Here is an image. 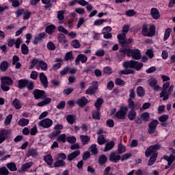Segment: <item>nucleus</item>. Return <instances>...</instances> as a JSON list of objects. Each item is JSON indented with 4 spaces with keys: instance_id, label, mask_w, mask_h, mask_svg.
Here are the masks:
<instances>
[{
    "instance_id": "f257e3e1",
    "label": "nucleus",
    "mask_w": 175,
    "mask_h": 175,
    "mask_svg": "<svg viewBox=\"0 0 175 175\" xmlns=\"http://www.w3.org/2000/svg\"><path fill=\"white\" fill-rule=\"evenodd\" d=\"M123 68H132L136 70H140L143 68V64L139 63L136 61L131 60L129 62H125L122 63Z\"/></svg>"
},
{
    "instance_id": "f03ea898",
    "label": "nucleus",
    "mask_w": 175,
    "mask_h": 175,
    "mask_svg": "<svg viewBox=\"0 0 175 175\" xmlns=\"http://www.w3.org/2000/svg\"><path fill=\"white\" fill-rule=\"evenodd\" d=\"M122 53L126 54L128 57H132L134 59H140L142 58V54L139 49L132 50V49H123L122 50Z\"/></svg>"
},
{
    "instance_id": "7ed1b4c3",
    "label": "nucleus",
    "mask_w": 175,
    "mask_h": 175,
    "mask_svg": "<svg viewBox=\"0 0 175 175\" xmlns=\"http://www.w3.org/2000/svg\"><path fill=\"white\" fill-rule=\"evenodd\" d=\"M1 89L3 91H9L10 88V85L13 84V80L9 77H3L1 78Z\"/></svg>"
},
{
    "instance_id": "20e7f679",
    "label": "nucleus",
    "mask_w": 175,
    "mask_h": 175,
    "mask_svg": "<svg viewBox=\"0 0 175 175\" xmlns=\"http://www.w3.org/2000/svg\"><path fill=\"white\" fill-rule=\"evenodd\" d=\"M129 31V25H124L122 27V33L118 34L117 38L120 44H124L125 42H126V34L128 33Z\"/></svg>"
},
{
    "instance_id": "39448f33",
    "label": "nucleus",
    "mask_w": 175,
    "mask_h": 175,
    "mask_svg": "<svg viewBox=\"0 0 175 175\" xmlns=\"http://www.w3.org/2000/svg\"><path fill=\"white\" fill-rule=\"evenodd\" d=\"M128 113V107L121 106L120 109L114 114V118L116 120H125Z\"/></svg>"
},
{
    "instance_id": "423d86ee",
    "label": "nucleus",
    "mask_w": 175,
    "mask_h": 175,
    "mask_svg": "<svg viewBox=\"0 0 175 175\" xmlns=\"http://www.w3.org/2000/svg\"><path fill=\"white\" fill-rule=\"evenodd\" d=\"M142 33L144 36H154V25H151L148 29L146 25H144Z\"/></svg>"
},
{
    "instance_id": "0eeeda50",
    "label": "nucleus",
    "mask_w": 175,
    "mask_h": 175,
    "mask_svg": "<svg viewBox=\"0 0 175 175\" xmlns=\"http://www.w3.org/2000/svg\"><path fill=\"white\" fill-rule=\"evenodd\" d=\"M39 126H42V128L47 129L50 128V126H53V120L50 118H45L40 120L38 122Z\"/></svg>"
},
{
    "instance_id": "6e6552de",
    "label": "nucleus",
    "mask_w": 175,
    "mask_h": 175,
    "mask_svg": "<svg viewBox=\"0 0 175 175\" xmlns=\"http://www.w3.org/2000/svg\"><path fill=\"white\" fill-rule=\"evenodd\" d=\"M10 130L1 129L0 130V144H2L7 137L10 136Z\"/></svg>"
},
{
    "instance_id": "1a4fd4ad",
    "label": "nucleus",
    "mask_w": 175,
    "mask_h": 175,
    "mask_svg": "<svg viewBox=\"0 0 175 175\" xmlns=\"http://www.w3.org/2000/svg\"><path fill=\"white\" fill-rule=\"evenodd\" d=\"M62 128H64V126L62 124H57L54 126V131L52 132L49 137L51 139H53V137H57L59 133H61V131H62Z\"/></svg>"
},
{
    "instance_id": "9d476101",
    "label": "nucleus",
    "mask_w": 175,
    "mask_h": 175,
    "mask_svg": "<svg viewBox=\"0 0 175 175\" xmlns=\"http://www.w3.org/2000/svg\"><path fill=\"white\" fill-rule=\"evenodd\" d=\"M92 84V86L90 87L85 91V94H87V95H92V94L96 92V90L98 88V81H94Z\"/></svg>"
},
{
    "instance_id": "9b49d317",
    "label": "nucleus",
    "mask_w": 175,
    "mask_h": 175,
    "mask_svg": "<svg viewBox=\"0 0 175 175\" xmlns=\"http://www.w3.org/2000/svg\"><path fill=\"white\" fill-rule=\"evenodd\" d=\"M33 94L36 99H43V98H46V94L43 90H35Z\"/></svg>"
},
{
    "instance_id": "f8f14e48",
    "label": "nucleus",
    "mask_w": 175,
    "mask_h": 175,
    "mask_svg": "<svg viewBox=\"0 0 175 175\" xmlns=\"http://www.w3.org/2000/svg\"><path fill=\"white\" fill-rule=\"evenodd\" d=\"M57 39L63 47H68V40L66 39V36H65V35L59 34Z\"/></svg>"
},
{
    "instance_id": "ddd939ff",
    "label": "nucleus",
    "mask_w": 175,
    "mask_h": 175,
    "mask_svg": "<svg viewBox=\"0 0 175 175\" xmlns=\"http://www.w3.org/2000/svg\"><path fill=\"white\" fill-rule=\"evenodd\" d=\"M87 59H88L87 56H85L83 54H79V55H78V56L77 57V58L75 59V64H76V65H79V64H80V62L82 64H85V62H87Z\"/></svg>"
},
{
    "instance_id": "4468645a",
    "label": "nucleus",
    "mask_w": 175,
    "mask_h": 175,
    "mask_svg": "<svg viewBox=\"0 0 175 175\" xmlns=\"http://www.w3.org/2000/svg\"><path fill=\"white\" fill-rule=\"evenodd\" d=\"M40 79L43 87L47 88V87H49V81H47V77H46L43 72L40 74Z\"/></svg>"
},
{
    "instance_id": "2eb2a0df",
    "label": "nucleus",
    "mask_w": 175,
    "mask_h": 175,
    "mask_svg": "<svg viewBox=\"0 0 175 175\" xmlns=\"http://www.w3.org/2000/svg\"><path fill=\"white\" fill-rule=\"evenodd\" d=\"M120 159H121V156L116 154L115 152H112L109 154V161H111V162L117 163Z\"/></svg>"
},
{
    "instance_id": "dca6fc26",
    "label": "nucleus",
    "mask_w": 175,
    "mask_h": 175,
    "mask_svg": "<svg viewBox=\"0 0 175 175\" xmlns=\"http://www.w3.org/2000/svg\"><path fill=\"white\" fill-rule=\"evenodd\" d=\"M32 166V162L26 163L25 164H23L21 169L18 170L19 173H24L29 169Z\"/></svg>"
},
{
    "instance_id": "f3484780",
    "label": "nucleus",
    "mask_w": 175,
    "mask_h": 175,
    "mask_svg": "<svg viewBox=\"0 0 175 175\" xmlns=\"http://www.w3.org/2000/svg\"><path fill=\"white\" fill-rule=\"evenodd\" d=\"M80 155V150H76L67 156V161H73L75 158H77Z\"/></svg>"
},
{
    "instance_id": "a211bd4d",
    "label": "nucleus",
    "mask_w": 175,
    "mask_h": 175,
    "mask_svg": "<svg viewBox=\"0 0 175 175\" xmlns=\"http://www.w3.org/2000/svg\"><path fill=\"white\" fill-rule=\"evenodd\" d=\"M86 103H88V100L85 98V96H83L77 100V105L80 106V107L85 106Z\"/></svg>"
},
{
    "instance_id": "6ab92c4d",
    "label": "nucleus",
    "mask_w": 175,
    "mask_h": 175,
    "mask_svg": "<svg viewBox=\"0 0 175 175\" xmlns=\"http://www.w3.org/2000/svg\"><path fill=\"white\" fill-rule=\"evenodd\" d=\"M145 155L146 158H148L149 157H154V146H151L146 149Z\"/></svg>"
},
{
    "instance_id": "aec40b11",
    "label": "nucleus",
    "mask_w": 175,
    "mask_h": 175,
    "mask_svg": "<svg viewBox=\"0 0 175 175\" xmlns=\"http://www.w3.org/2000/svg\"><path fill=\"white\" fill-rule=\"evenodd\" d=\"M55 62H57L56 64H53V69L55 70H57L61 68V66L62 65V59L61 58H56L55 60Z\"/></svg>"
},
{
    "instance_id": "412c9836",
    "label": "nucleus",
    "mask_w": 175,
    "mask_h": 175,
    "mask_svg": "<svg viewBox=\"0 0 175 175\" xmlns=\"http://www.w3.org/2000/svg\"><path fill=\"white\" fill-rule=\"evenodd\" d=\"M28 124H29V120L25 119L24 118H21L18 121V125H19V126H27V125H28Z\"/></svg>"
},
{
    "instance_id": "4be33fe9",
    "label": "nucleus",
    "mask_w": 175,
    "mask_h": 175,
    "mask_svg": "<svg viewBox=\"0 0 175 175\" xmlns=\"http://www.w3.org/2000/svg\"><path fill=\"white\" fill-rule=\"evenodd\" d=\"M9 68V63L6 61H3L0 64V70L1 72H6L8 70V68Z\"/></svg>"
},
{
    "instance_id": "5701e85b",
    "label": "nucleus",
    "mask_w": 175,
    "mask_h": 175,
    "mask_svg": "<svg viewBox=\"0 0 175 175\" xmlns=\"http://www.w3.org/2000/svg\"><path fill=\"white\" fill-rule=\"evenodd\" d=\"M172 34V28H167L164 33L163 41L166 42L170 38V35Z\"/></svg>"
},
{
    "instance_id": "b1692460",
    "label": "nucleus",
    "mask_w": 175,
    "mask_h": 175,
    "mask_svg": "<svg viewBox=\"0 0 175 175\" xmlns=\"http://www.w3.org/2000/svg\"><path fill=\"white\" fill-rule=\"evenodd\" d=\"M125 69L119 72V75H132L133 70L129 69L131 67H124Z\"/></svg>"
},
{
    "instance_id": "393cba45",
    "label": "nucleus",
    "mask_w": 175,
    "mask_h": 175,
    "mask_svg": "<svg viewBox=\"0 0 175 175\" xmlns=\"http://www.w3.org/2000/svg\"><path fill=\"white\" fill-rule=\"evenodd\" d=\"M6 167L11 172H16V170H17V166L16 165V163H14L13 162L7 163Z\"/></svg>"
},
{
    "instance_id": "a878e982",
    "label": "nucleus",
    "mask_w": 175,
    "mask_h": 175,
    "mask_svg": "<svg viewBox=\"0 0 175 175\" xmlns=\"http://www.w3.org/2000/svg\"><path fill=\"white\" fill-rule=\"evenodd\" d=\"M137 94L141 98H142V96H144V95L146 94V91L144 90V88H143V87L142 86H139L137 88Z\"/></svg>"
},
{
    "instance_id": "bb28decb",
    "label": "nucleus",
    "mask_w": 175,
    "mask_h": 175,
    "mask_svg": "<svg viewBox=\"0 0 175 175\" xmlns=\"http://www.w3.org/2000/svg\"><path fill=\"white\" fill-rule=\"evenodd\" d=\"M141 117V120H142V121H150V113L148 112H144L143 113L141 114L140 116Z\"/></svg>"
},
{
    "instance_id": "cd10ccee",
    "label": "nucleus",
    "mask_w": 175,
    "mask_h": 175,
    "mask_svg": "<svg viewBox=\"0 0 175 175\" xmlns=\"http://www.w3.org/2000/svg\"><path fill=\"white\" fill-rule=\"evenodd\" d=\"M113 147H114V142L113 141H111L105 145L104 152H107V151H110V150H111Z\"/></svg>"
},
{
    "instance_id": "c85d7f7f",
    "label": "nucleus",
    "mask_w": 175,
    "mask_h": 175,
    "mask_svg": "<svg viewBox=\"0 0 175 175\" xmlns=\"http://www.w3.org/2000/svg\"><path fill=\"white\" fill-rule=\"evenodd\" d=\"M66 120L68 124L72 125V124H75V121H76V116L73 115H68L66 117Z\"/></svg>"
},
{
    "instance_id": "c756f323",
    "label": "nucleus",
    "mask_w": 175,
    "mask_h": 175,
    "mask_svg": "<svg viewBox=\"0 0 175 175\" xmlns=\"http://www.w3.org/2000/svg\"><path fill=\"white\" fill-rule=\"evenodd\" d=\"M66 135L65 134H61L57 137V142H59L60 143H66Z\"/></svg>"
},
{
    "instance_id": "7c9ffc66",
    "label": "nucleus",
    "mask_w": 175,
    "mask_h": 175,
    "mask_svg": "<svg viewBox=\"0 0 175 175\" xmlns=\"http://www.w3.org/2000/svg\"><path fill=\"white\" fill-rule=\"evenodd\" d=\"M12 105L14 107H15V109H16L17 110L20 109V108L21 107V103L17 98L14 99Z\"/></svg>"
},
{
    "instance_id": "2f4dec72",
    "label": "nucleus",
    "mask_w": 175,
    "mask_h": 175,
    "mask_svg": "<svg viewBox=\"0 0 175 175\" xmlns=\"http://www.w3.org/2000/svg\"><path fill=\"white\" fill-rule=\"evenodd\" d=\"M128 118H129V120H130V121H133V120L136 118V111H135V110L133 109L130 111L129 112Z\"/></svg>"
},
{
    "instance_id": "473e14b6",
    "label": "nucleus",
    "mask_w": 175,
    "mask_h": 175,
    "mask_svg": "<svg viewBox=\"0 0 175 175\" xmlns=\"http://www.w3.org/2000/svg\"><path fill=\"white\" fill-rule=\"evenodd\" d=\"M54 167H61L62 166H65L66 163L64 160H57L56 162L54 163Z\"/></svg>"
},
{
    "instance_id": "72a5a7b5",
    "label": "nucleus",
    "mask_w": 175,
    "mask_h": 175,
    "mask_svg": "<svg viewBox=\"0 0 175 175\" xmlns=\"http://www.w3.org/2000/svg\"><path fill=\"white\" fill-rule=\"evenodd\" d=\"M103 103V99L100 98H97L94 104V106L95 107H96L97 110H99V109H100V106H102Z\"/></svg>"
},
{
    "instance_id": "f704fd0d",
    "label": "nucleus",
    "mask_w": 175,
    "mask_h": 175,
    "mask_svg": "<svg viewBox=\"0 0 175 175\" xmlns=\"http://www.w3.org/2000/svg\"><path fill=\"white\" fill-rule=\"evenodd\" d=\"M66 35L68 36V39H76V38H77V33L71 31L69 32V31H68V33H66Z\"/></svg>"
},
{
    "instance_id": "c9c22d12",
    "label": "nucleus",
    "mask_w": 175,
    "mask_h": 175,
    "mask_svg": "<svg viewBox=\"0 0 175 175\" xmlns=\"http://www.w3.org/2000/svg\"><path fill=\"white\" fill-rule=\"evenodd\" d=\"M44 161L46 162V163H47V165H53V157H51V155L48 154L44 157Z\"/></svg>"
},
{
    "instance_id": "e433bc0d",
    "label": "nucleus",
    "mask_w": 175,
    "mask_h": 175,
    "mask_svg": "<svg viewBox=\"0 0 175 175\" xmlns=\"http://www.w3.org/2000/svg\"><path fill=\"white\" fill-rule=\"evenodd\" d=\"M118 151L119 154H122L126 151V148L122 144H119L118 146Z\"/></svg>"
},
{
    "instance_id": "4c0bfd02",
    "label": "nucleus",
    "mask_w": 175,
    "mask_h": 175,
    "mask_svg": "<svg viewBox=\"0 0 175 175\" xmlns=\"http://www.w3.org/2000/svg\"><path fill=\"white\" fill-rule=\"evenodd\" d=\"M107 161V157L105 156V154H103L99 157L98 158V163L99 165H104V163H106V161Z\"/></svg>"
},
{
    "instance_id": "58836bf2",
    "label": "nucleus",
    "mask_w": 175,
    "mask_h": 175,
    "mask_svg": "<svg viewBox=\"0 0 175 175\" xmlns=\"http://www.w3.org/2000/svg\"><path fill=\"white\" fill-rule=\"evenodd\" d=\"M170 87V82H165L163 85V90L161 91V94H163L166 92H167V89Z\"/></svg>"
},
{
    "instance_id": "ea45409f",
    "label": "nucleus",
    "mask_w": 175,
    "mask_h": 175,
    "mask_svg": "<svg viewBox=\"0 0 175 175\" xmlns=\"http://www.w3.org/2000/svg\"><path fill=\"white\" fill-rule=\"evenodd\" d=\"M55 29V26L54 25H51L46 27V33H53Z\"/></svg>"
},
{
    "instance_id": "a19ab883",
    "label": "nucleus",
    "mask_w": 175,
    "mask_h": 175,
    "mask_svg": "<svg viewBox=\"0 0 175 175\" xmlns=\"http://www.w3.org/2000/svg\"><path fill=\"white\" fill-rule=\"evenodd\" d=\"M160 17L161 13L159 12V10L154 8V20H159Z\"/></svg>"
},
{
    "instance_id": "79ce46f5",
    "label": "nucleus",
    "mask_w": 175,
    "mask_h": 175,
    "mask_svg": "<svg viewBox=\"0 0 175 175\" xmlns=\"http://www.w3.org/2000/svg\"><path fill=\"white\" fill-rule=\"evenodd\" d=\"M27 79H21L18 81V88H24L27 85Z\"/></svg>"
},
{
    "instance_id": "37998d69",
    "label": "nucleus",
    "mask_w": 175,
    "mask_h": 175,
    "mask_svg": "<svg viewBox=\"0 0 175 175\" xmlns=\"http://www.w3.org/2000/svg\"><path fill=\"white\" fill-rule=\"evenodd\" d=\"M71 46L72 47H73L74 49H79L81 44L80 42H79V40H74L71 42Z\"/></svg>"
},
{
    "instance_id": "c03bdc74",
    "label": "nucleus",
    "mask_w": 175,
    "mask_h": 175,
    "mask_svg": "<svg viewBox=\"0 0 175 175\" xmlns=\"http://www.w3.org/2000/svg\"><path fill=\"white\" fill-rule=\"evenodd\" d=\"M90 152L93 155L98 154V149L96 148V144H92L90 148Z\"/></svg>"
},
{
    "instance_id": "a18cd8bd",
    "label": "nucleus",
    "mask_w": 175,
    "mask_h": 175,
    "mask_svg": "<svg viewBox=\"0 0 175 175\" xmlns=\"http://www.w3.org/2000/svg\"><path fill=\"white\" fill-rule=\"evenodd\" d=\"M64 14H65V12L64 10L58 11L57 12V18L60 21H64V18H65V16H64Z\"/></svg>"
},
{
    "instance_id": "49530a36",
    "label": "nucleus",
    "mask_w": 175,
    "mask_h": 175,
    "mask_svg": "<svg viewBox=\"0 0 175 175\" xmlns=\"http://www.w3.org/2000/svg\"><path fill=\"white\" fill-rule=\"evenodd\" d=\"M98 144L102 146L103 144H105L106 143V139H105V137L103 135H99L97 138Z\"/></svg>"
},
{
    "instance_id": "de8ad7c7",
    "label": "nucleus",
    "mask_w": 175,
    "mask_h": 175,
    "mask_svg": "<svg viewBox=\"0 0 175 175\" xmlns=\"http://www.w3.org/2000/svg\"><path fill=\"white\" fill-rule=\"evenodd\" d=\"M12 118H13V115L9 114L5 119L4 124L10 125V122H12Z\"/></svg>"
},
{
    "instance_id": "09e8293b",
    "label": "nucleus",
    "mask_w": 175,
    "mask_h": 175,
    "mask_svg": "<svg viewBox=\"0 0 175 175\" xmlns=\"http://www.w3.org/2000/svg\"><path fill=\"white\" fill-rule=\"evenodd\" d=\"M80 139L83 144H87L90 142V137L87 135H81Z\"/></svg>"
},
{
    "instance_id": "8fccbe9b",
    "label": "nucleus",
    "mask_w": 175,
    "mask_h": 175,
    "mask_svg": "<svg viewBox=\"0 0 175 175\" xmlns=\"http://www.w3.org/2000/svg\"><path fill=\"white\" fill-rule=\"evenodd\" d=\"M39 66L42 69V70H47V64L44 61L40 60Z\"/></svg>"
},
{
    "instance_id": "3c124183",
    "label": "nucleus",
    "mask_w": 175,
    "mask_h": 175,
    "mask_svg": "<svg viewBox=\"0 0 175 175\" xmlns=\"http://www.w3.org/2000/svg\"><path fill=\"white\" fill-rule=\"evenodd\" d=\"M115 84H116V85H121L122 87H124L125 85V81L118 78L116 79Z\"/></svg>"
},
{
    "instance_id": "603ef678",
    "label": "nucleus",
    "mask_w": 175,
    "mask_h": 175,
    "mask_svg": "<svg viewBox=\"0 0 175 175\" xmlns=\"http://www.w3.org/2000/svg\"><path fill=\"white\" fill-rule=\"evenodd\" d=\"M8 174H9V170H8V168H6V167H0V175H8Z\"/></svg>"
},
{
    "instance_id": "864d4df0",
    "label": "nucleus",
    "mask_w": 175,
    "mask_h": 175,
    "mask_svg": "<svg viewBox=\"0 0 175 175\" xmlns=\"http://www.w3.org/2000/svg\"><path fill=\"white\" fill-rule=\"evenodd\" d=\"M21 51L23 54L27 55L29 53L28 46H27V44H23L21 45Z\"/></svg>"
},
{
    "instance_id": "5fc2aeb1",
    "label": "nucleus",
    "mask_w": 175,
    "mask_h": 175,
    "mask_svg": "<svg viewBox=\"0 0 175 175\" xmlns=\"http://www.w3.org/2000/svg\"><path fill=\"white\" fill-rule=\"evenodd\" d=\"M157 79H154V90L157 92H162V88L159 85H157Z\"/></svg>"
},
{
    "instance_id": "6e6d98bb",
    "label": "nucleus",
    "mask_w": 175,
    "mask_h": 175,
    "mask_svg": "<svg viewBox=\"0 0 175 175\" xmlns=\"http://www.w3.org/2000/svg\"><path fill=\"white\" fill-rule=\"evenodd\" d=\"M170 94H167V92L162 94V92L160 93V98H163V101H166L169 100V96Z\"/></svg>"
},
{
    "instance_id": "4d7b16f0",
    "label": "nucleus",
    "mask_w": 175,
    "mask_h": 175,
    "mask_svg": "<svg viewBox=\"0 0 175 175\" xmlns=\"http://www.w3.org/2000/svg\"><path fill=\"white\" fill-rule=\"evenodd\" d=\"M105 21H106L105 19H97L94 21V25L99 27V25H103Z\"/></svg>"
},
{
    "instance_id": "13d9d810",
    "label": "nucleus",
    "mask_w": 175,
    "mask_h": 175,
    "mask_svg": "<svg viewBox=\"0 0 175 175\" xmlns=\"http://www.w3.org/2000/svg\"><path fill=\"white\" fill-rule=\"evenodd\" d=\"M169 119V115H163L159 118L160 122H165Z\"/></svg>"
},
{
    "instance_id": "bf43d9fd",
    "label": "nucleus",
    "mask_w": 175,
    "mask_h": 175,
    "mask_svg": "<svg viewBox=\"0 0 175 175\" xmlns=\"http://www.w3.org/2000/svg\"><path fill=\"white\" fill-rule=\"evenodd\" d=\"M64 59L65 61H70V59H73V55L72 54V52H68L65 55Z\"/></svg>"
},
{
    "instance_id": "052dcab7",
    "label": "nucleus",
    "mask_w": 175,
    "mask_h": 175,
    "mask_svg": "<svg viewBox=\"0 0 175 175\" xmlns=\"http://www.w3.org/2000/svg\"><path fill=\"white\" fill-rule=\"evenodd\" d=\"M57 31L59 32H62V33H64V35H66V33H68V29H65V27H64V26H59L57 28Z\"/></svg>"
},
{
    "instance_id": "680f3d73",
    "label": "nucleus",
    "mask_w": 175,
    "mask_h": 175,
    "mask_svg": "<svg viewBox=\"0 0 175 175\" xmlns=\"http://www.w3.org/2000/svg\"><path fill=\"white\" fill-rule=\"evenodd\" d=\"M15 40L14 38H10L7 40V44L8 47H13L14 46Z\"/></svg>"
},
{
    "instance_id": "e2e57ef3",
    "label": "nucleus",
    "mask_w": 175,
    "mask_h": 175,
    "mask_svg": "<svg viewBox=\"0 0 175 175\" xmlns=\"http://www.w3.org/2000/svg\"><path fill=\"white\" fill-rule=\"evenodd\" d=\"M31 12L28 11V10H26V11H24L23 12V18L24 20H28V18H29V17H31Z\"/></svg>"
},
{
    "instance_id": "0e129e2a",
    "label": "nucleus",
    "mask_w": 175,
    "mask_h": 175,
    "mask_svg": "<svg viewBox=\"0 0 175 175\" xmlns=\"http://www.w3.org/2000/svg\"><path fill=\"white\" fill-rule=\"evenodd\" d=\"M47 49L49 50L54 51L55 50V45L53 42H49L47 43Z\"/></svg>"
},
{
    "instance_id": "69168bd1",
    "label": "nucleus",
    "mask_w": 175,
    "mask_h": 175,
    "mask_svg": "<svg viewBox=\"0 0 175 175\" xmlns=\"http://www.w3.org/2000/svg\"><path fill=\"white\" fill-rule=\"evenodd\" d=\"M128 107L129 109H132V110L135 109V102L131 98H129Z\"/></svg>"
},
{
    "instance_id": "338daca9",
    "label": "nucleus",
    "mask_w": 175,
    "mask_h": 175,
    "mask_svg": "<svg viewBox=\"0 0 175 175\" xmlns=\"http://www.w3.org/2000/svg\"><path fill=\"white\" fill-rule=\"evenodd\" d=\"M66 141L68 143H70L71 144H72L73 143H76V137L75 136L68 137L66 139Z\"/></svg>"
},
{
    "instance_id": "774afa93",
    "label": "nucleus",
    "mask_w": 175,
    "mask_h": 175,
    "mask_svg": "<svg viewBox=\"0 0 175 175\" xmlns=\"http://www.w3.org/2000/svg\"><path fill=\"white\" fill-rule=\"evenodd\" d=\"M26 87L28 90H33V83L31 81H28L26 83Z\"/></svg>"
}]
</instances>
